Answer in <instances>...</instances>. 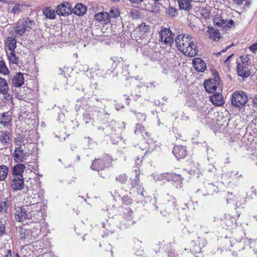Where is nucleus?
<instances>
[{
  "label": "nucleus",
  "instance_id": "1",
  "mask_svg": "<svg viewBox=\"0 0 257 257\" xmlns=\"http://www.w3.org/2000/svg\"><path fill=\"white\" fill-rule=\"evenodd\" d=\"M175 44L177 49L186 56L193 57L198 52L197 43L189 34L178 35L175 39Z\"/></svg>",
  "mask_w": 257,
  "mask_h": 257
},
{
  "label": "nucleus",
  "instance_id": "2",
  "mask_svg": "<svg viewBox=\"0 0 257 257\" xmlns=\"http://www.w3.org/2000/svg\"><path fill=\"white\" fill-rule=\"evenodd\" d=\"M134 132L136 135L141 134L144 139L146 140V143L147 147L142 149L143 150H146L145 153H144L145 155L151 153L158 147V143L156 141H154L150 137V134L146 131L142 124H136Z\"/></svg>",
  "mask_w": 257,
  "mask_h": 257
},
{
  "label": "nucleus",
  "instance_id": "3",
  "mask_svg": "<svg viewBox=\"0 0 257 257\" xmlns=\"http://www.w3.org/2000/svg\"><path fill=\"white\" fill-rule=\"evenodd\" d=\"M141 50L144 56L153 61L160 60L162 58L163 55L161 53L160 49L154 42H150L144 45L142 47Z\"/></svg>",
  "mask_w": 257,
  "mask_h": 257
},
{
  "label": "nucleus",
  "instance_id": "4",
  "mask_svg": "<svg viewBox=\"0 0 257 257\" xmlns=\"http://www.w3.org/2000/svg\"><path fill=\"white\" fill-rule=\"evenodd\" d=\"M34 25V21L29 18L19 20L12 28L13 35L15 37L22 36L27 31H29L30 29H31Z\"/></svg>",
  "mask_w": 257,
  "mask_h": 257
},
{
  "label": "nucleus",
  "instance_id": "5",
  "mask_svg": "<svg viewBox=\"0 0 257 257\" xmlns=\"http://www.w3.org/2000/svg\"><path fill=\"white\" fill-rule=\"evenodd\" d=\"M248 101V96L246 93L243 91H236L231 96V105L238 109H242Z\"/></svg>",
  "mask_w": 257,
  "mask_h": 257
},
{
  "label": "nucleus",
  "instance_id": "6",
  "mask_svg": "<svg viewBox=\"0 0 257 257\" xmlns=\"http://www.w3.org/2000/svg\"><path fill=\"white\" fill-rule=\"evenodd\" d=\"M28 214L30 216V220L35 222H39L40 220L43 219L44 214V210L46 206H35L34 204H29Z\"/></svg>",
  "mask_w": 257,
  "mask_h": 257
},
{
  "label": "nucleus",
  "instance_id": "7",
  "mask_svg": "<svg viewBox=\"0 0 257 257\" xmlns=\"http://www.w3.org/2000/svg\"><path fill=\"white\" fill-rule=\"evenodd\" d=\"M111 157L107 155H104L100 159H95L91 166L93 170L98 171L103 170L104 168L108 167L112 162Z\"/></svg>",
  "mask_w": 257,
  "mask_h": 257
},
{
  "label": "nucleus",
  "instance_id": "8",
  "mask_svg": "<svg viewBox=\"0 0 257 257\" xmlns=\"http://www.w3.org/2000/svg\"><path fill=\"white\" fill-rule=\"evenodd\" d=\"M160 41L171 46L174 43L173 36L174 34L169 28L162 27L159 33Z\"/></svg>",
  "mask_w": 257,
  "mask_h": 257
},
{
  "label": "nucleus",
  "instance_id": "9",
  "mask_svg": "<svg viewBox=\"0 0 257 257\" xmlns=\"http://www.w3.org/2000/svg\"><path fill=\"white\" fill-rule=\"evenodd\" d=\"M29 153L26 149L25 144L20 145L15 148L13 156L15 162H23L29 156Z\"/></svg>",
  "mask_w": 257,
  "mask_h": 257
},
{
  "label": "nucleus",
  "instance_id": "10",
  "mask_svg": "<svg viewBox=\"0 0 257 257\" xmlns=\"http://www.w3.org/2000/svg\"><path fill=\"white\" fill-rule=\"evenodd\" d=\"M29 208L28 205L23 206L18 208L15 212L16 220L19 222H23L27 220H30L29 212Z\"/></svg>",
  "mask_w": 257,
  "mask_h": 257
},
{
  "label": "nucleus",
  "instance_id": "11",
  "mask_svg": "<svg viewBox=\"0 0 257 257\" xmlns=\"http://www.w3.org/2000/svg\"><path fill=\"white\" fill-rule=\"evenodd\" d=\"M40 233V230L38 228L35 229V228L31 231L29 229L25 230L24 232H22L20 237V241H24L27 240V242L30 240L33 241L36 237L38 236Z\"/></svg>",
  "mask_w": 257,
  "mask_h": 257
},
{
  "label": "nucleus",
  "instance_id": "12",
  "mask_svg": "<svg viewBox=\"0 0 257 257\" xmlns=\"http://www.w3.org/2000/svg\"><path fill=\"white\" fill-rule=\"evenodd\" d=\"M44 191L41 190L38 193L33 194L29 199L30 204H34L35 206H46V203L44 200Z\"/></svg>",
  "mask_w": 257,
  "mask_h": 257
},
{
  "label": "nucleus",
  "instance_id": "13",
  "mask_svg": "<svg viewBox=\"0 0 257 257\" xmlns=\"http://www.w3.org/2000/svg\"><path fill=\"white\" fill-rule=\"evenodd\" d=\"M214 24L218 27H222L225 31H228L234 25V21L232 20H227L222 19L221 17L216 16L214 19Z\"/></svg>",
  "mask_w": 257,
  "mask_h": 257
},
{
  "label": "nucleus",
  "instance_id": "14",
  "mask_svg": "<svg viewBox=\"0 0 257 257\" xmlns=\"http://www.w3.org/2000/svg\"><path fill=\"white\" fill-rule=\"evenodd\" d=\"M214 79L208 80L204 82V86L207 92L212 93L215 91L217 88V84H218L219 79L217 76L218 74L217 72L214 73Z\"/></svg>",
  "mask_w": 257,
  "mask_h": 257
},
{
  "label": "nucleus",
  "instance_id": "15",
  "mask_svg": "<svg viewBox=\"0 0 257 257\" xmlns=\"http://www.w3.org/2000/svg\"><path fill=\"white\" fill-rule=\"evenodd\" d=\"M218 191V188L217 186L211 183H207L205 184L204 188L198 189L197 193L201 192L202 196H206L207 195H212L214 193Z\"/></svg>",
  "mask_w": 257,
  "mask_h": 257
},
{
  "label": "nucleus",
  "instance_id": "16",
  "mask_svg": "<svg viewBox=\"0 0 257 257\" xmlns=\"http://www.w3.org/2000/svg\"><path fill=\"white\" fill-rule=\"evenodd\" d=\"M56 13L61 16H66L72 13L71 5L68 3H62L57 7Z\"/></svg>",
  "mask_w": 257,
  "mask_h": 257
},
{
  "label": "nucleus",
  "instance_id": "17",
  "mask_svg": "<svg viewBox=\"0 0 257 257\" xmlns=\"http://www.w3.org/2000/svg\"><path fill=\"white\" fill-rule=\"evenodd\" d=\"M191 244L194 247L192 252L199 253L201 252V248L206 245V241L204 238L198 237L197 240L192 241Z\"/></svg>",
  "mask_w": 257,
  "mask_h": 257
},
{
  "label": "nucleus",
  "instance_id": "18",
  "mask_svg": "<svg viewBox=\"0 0 257 257\" xmlns=\"http://www.w3.org/2000/svg\"><path fill=\"white\" fill-rule=\"evenodd\" d=\"M10 141V133L6 131H0V150L7 148Z\"/></svg>",
  "mask_w": 257,
  "mask_h": 257
},
{
  "label": "nucleus",
  "instance_id": "19",
  "mask_svg": "<svg viewBox=\"0 0 257 257\" xmlns=\"http://www.w3.org/2000/svg\"><path fill=\"white\" fill-rule=\"evenodd\" d=\"M24 186V178L13 177L11 187L14 191L22 190Z\"/></svg>",
  "mask_w": 257,
  "mask_h": 257
},
{
  "label": "nucleus",
  "instance_id": "20",
  "mask_svg": "<svg viewBox=\"0 0 257 257\" xmlns=\"http://www.w3.org/2000/svg\"><path fill=\"white\" fill-rule=\"evenodd\" d=\"M26 167L24 164L18 163L13 167L12 169V174L13 177L24 178L23 174Z\"/></svg>",
  "mask_w": 257,
  "mask_h": 257
},
{
  "label": "nucleus",
  "instance_id": "21",
  "mask_svg": "<svg viewBox=\"0 0 257 257\" xmlns=\"http://www.w3.org/2000/svg\"><path fill=\"white\" fill-rule=\"evenodd\" d=\"M173 153L176 158L179 160L184 158L187 154L186 148L183 146H175L173 150Z\"/></svg>",
  "mask_w": 257,
  "mask_h": 257
},
{
  "label": "nucleus",
  "instance_id": "22",
  "mask_svg": "<svg viewBox=\"0 0 257 257\" xmlns=\"http://www.w3.org/2000/svg\"><path fill=\"white\" fill-rule=\"evenodd\" d=\"M123 217L126 222V227L134 224L135 221L133 220V211L131 208H126L123 210Z\"/></svg>",
  "mask_w": 257,
  "mask_h": 257
},
{
  "label": "nucleus",
  "instance_id": "23",
  "mask_svg": "<svg viewBox=\"0 0 257 257\" xmlns=\"http://www.w3.org/2000/svg\"><path fill=\"white\" fill-rule=\"evenodd\" d=\"M94 19L101 24H106L110 22L108 13L102 12L95 15Z\"/></svg>",
  "mask_w": 257,
  "mask_h": 257
},
{
  "label": "nucleus",
  "instance_id": "24",
  "mask_svg": "<svg viewBox=\"0 0 257 257\" xmlns=\"http://www.w3.org/2000/svg\"><path fill=\"white\" fill-rule=\"evenodd\" d=\"M194 68L198 72H204L206 69V63L200 58H195L193 60Z\"/></svg>",
  "mask_w": 257,
  "mask_h": 257
},
{
  "label": "nucleus",
  "instance_id": "25",
  "mask_svg": "<svg viewBox=\"0 0 257 257\" xmlns=\"http://www.w3.org/2000/svg\"><path fill=\"white\" fill-rule=\"evenodd\" d=\"M228 195L230 197H227L226 199L227 203H232L236 207H239L244 201V198L241 197L240 195L233 196L231 193Z\"/></svg>",
  "mask_w": 257,
  "mask_h": 257
},
{
  "label": "nucleus",
  "instance_id": "26",
  "mask_svg": "<svg viewBox=\"0 0 257 257\" xmlns=\"http://www.w3.org/2000/svg\"><path fill=\"white\" fill-rule=\"evenodd\" d=\"M24 83V77L23 73H17L12 80V84L16 87H21Z\"/></svg>",
  "mask_w": 257,
  "mask_h": 257
},
{
  "label": "nucleus",
  "instance_id": "27",
  "mask_svg": "<svg viewBox=\"0 0 257 257\" xmlns=\"http://www.w3.org/2000/svg\"><path fill=\"white\" fill-rule=\"evenodd\" d=\"M86 11L87 8L81 3L77 4L73 9L72 8V13L79 16H83Z\"/></svg>",
  "mask_w": 257,
  "mask_h": 257
},
{
  "label": "nucleus",
  "instance_id": "28",
  "mask_svg": "<svg viewBox=\"0 0 257 257\" xmlns=\"http://www.w3.org/2000/svg\"><path fill=\"white\" fill-rule=\"evenodd\" d=\"M210 101L216 106H221L224 104L223 97L219 93H216L210 97Z\"/></svg>",
  "mask_w": 257,
  "mask_h": 257
},
{
  "label": "nucleus",
  "instance_id": "29",
  "mask_svg": "<svg viewBox=\"0 0 257 257\" xmlns=\"http://www.w3.org/2000/svg\"><path fill=\"white\" fill-rule=\"evenodd\" d=\"M168 178V181H172L175 183L176 187H178V186L182 183V178L181 175L179 174L169 173Z\"/></svg>",
  "mask_w": 257,
  "mask_h": 257
},
{
  "label": "nucleus",
  "instance_id": "30",
  "mask_svg": "<svg viewBox=\"0 0 257 257\" xmlns=\"http://www.w3.org/2000/svg\"><path fill=\"white\" fill-rule=\"evenodd\" d=\"M237 71L238 75L242 78H246L249 75V72L247 70V68L242 64H238Z\"/></svg>",
  "mask_w": 257,
  "mask_h": 257
},
{
  "label": "nucleus",
  "instance_id": "31",
  "mask_svg": "<svg viewBox=\"0 0 257 257\" xmlns=\"http://www.w3.org/2000/svg\"><path fill=\"white\" fill-rule=\"evenodd\" d=\"M56 12L50 7L45 8L43 10V14L46 18L53 20L55 18Z\"/></svg>",
  "mask_w": 257,
  "mask_h": 257
},
{
  "label": "nucleus",
  "instance_id": "32",
  "mask_svg": "<svg viewBox=\"0 0 257 257\" xmlns=\"http://www.w3.org/2000/svg\"><path fill=\"white\" fill-rule=\"evenodd\" d=\"M17 41L13 37H9L5 42V45L10 51H13L16 48Z\"/></svg>",
  "mask_w": 257,
  "mask_h": 257
},
{
  "label": "nucleus",
  "instance_id": "33",
  "mask_svg": "<svg viewBox=\"0 0 257 257\" xmlns=\"http://www.w3.org/2000/svg\"><path fill=\"white\" fill-rule=\"evenodd\" d=\"M181 10L189 11L192 9L191 0H177Z\"/></svg>",
  "mask_w": 257,
  "mask_h": 257
},
{
  "label": "nucleus",
  "instance_id": "34",
  "mask_svg": "<svg viewBox=\"0 0 257 257\" xmlns=\"http://www.w3.org/2000/svg\"><path fill=\"white\" fill-rule=\"evenodd\" d=\"M209 37L210 39L217 41L220 39V34L218 30L215 29L211 27H208Z\"/></svg>",
  "mask_w": 257,
  "mask_h": 257
},
{
  "label": "nucleus",
  "instance_id": "35",
  "mask_svg": "<svg viewBox=\"0 0 257 257\" xmlns=\"http://www.w3.org/2000/svg\"><path fill=\"white\" fill-rule=\"evenodd\" d=\"M11 115L8 114V112H5L2 114L0 118V123L5 127H8L10 125L11 120Z\"/></svg>",
  "mask_w": 257,
  "mask_h": 257
},
{
  "label": "nucleus",
  "instance_id": "36",
  "mask_svg": "<svg viewBox=\"0 0 257 257\" xmlns=\"http://www.w3.org/2000/svg\"><path fill=\"white\" fill-rule=\"evenodd\" d=\"M112 67L111 68V69H108L107 71H106L105 73H103L101 74V76L102 77H106L108 75H110V74L114 72L115 69H116L118 66V65L119 64V62H117L118 60H117V58H114L112 59Z\"/></svg>",
  "mask_w": 257,
  "mask_h": 257
},
{
  "label": "nucleus",
  "instance_id": "37",
  "mask_svg": "<svg viewBox=\"0 0 257 257\" xmlns=\"http://www.w3.org/2000/svg\"><path fill=\"white\" fill-rule=\"evenodd\" d=\"M8 90L9 87L6 80L0 77V93L6 95L8 94Z\"/></svg>",
  "mask_w": 257,
  "mask_h": 257
},
{
  "label": "nucleus",
  "instance_id": "38",
  "mask_svg": "<svg viewBox=\"0 0 257 257\" xmlns=\"http://www.w3.org/2000/svg\"><path fill=\"white\" fill-rule=\"evenodd\" d=\"M113 197L116 199L120 198L123 204L128 205L132 203V199L127 195H124L121 197L118 192H115L113 194Z\"/></svg>",
  "mask_w": 257,
  "mask_h": 257
},
{
  "label": "nucleus",
  "instance_id": "39",
  "mask_svg": "<svg viewBox=\"0 0 257 257\" xmlns=\"http://www.w3.org/2000/svg\"><path fill=\"white\" fill-rule=\"evenodd\" d=\"M166 199L169 202V205L173 207V213L176 214L177 213L178 208H176V210H175V208L177 207V205L176 204V198L172 196H170L169 194H167Z\"/></svg>",
  "mask_w": 257,
  "mask_h": 257
},
{
  "label": "nucleus",
  "instance_id": "40",
  "mask_svg": "<svg viewBox=\"0 0 257 257\" xmlns=\"http://www.w3.org/2000/svg\"><path fill=\"white\" fill-rule=\"evenodd\" d=\"M9 205L10 201L8 198L0 200V212H6Z\"/></svg>",
  "mask_w": 257,
  "mask_h": 257
},
{
  "label": "nucleus",
  "instance_id": "41",
  "mask_svg": "<svg viewBox=\"0 0 257 257\" xmlns=\"http://www.w3.org/2000/svg\"><path fill=\"white\" fill-rule=\"evenodd\" d=\"M9 168L5 165L0 166V181L5 180L7 177Z\"/></svg>",
  "mask_w": 257,
  "mask_h": 257
},
{
  "label": "nucleus",
  "instance_id": "42",
  "mask_svg": "<svg viewBox=\"0 0 257 257\" xmlns=\"http://www.w3.org/2000/svg\"><path fill=\"white\" fill-rule=\"evenodd\" d=\"M162 5L159 2H155L148 9V11L153 14H159L160 12V8Z\"/></svg>",
  "mask_w": 257,
  "mask_h": 257
},
{
  "label": "nucleus",
  "instance_id": "43",
  "mask_svg": "<svg viewBox=\"0 0 257 257\" xmlns=\"http://www.w3.org/2000/svg\"><path fill=\"white\" fill-rule=\"evenodd\" d=\"M8 58L10 62L14 64H18L19 61V58L15 54V51H11L8 54Z\"/></svg>",
  "mask_w": 257,
  "mask_h": 257
},
{
  "label": "nucleus",
  "instance_id": "44",
  "mask_svg": "<svg viewBox=\"0 0 257 257\" xmlns=\"http://www.w3.org/2000/svg\"><path fill=\"white\" fill-rule=\"evenodd\" d=\"M109 12V21L112 19H118L119 17L120 13L117 8H112Z\"/></svg>",
  "mask_w": 257,
  "mask_h": 257
},
{
  "label": "nucleus",
  "instance_id": "45",
  "mask_svg": "<svg viewBox=\"0 0 257 257\" xmlns=\"http://www.w3.org/2000/svg\"><path fill=\"white\" fill-rule=\"evenodd\" d=\"M82 91L84 93V96L83 97H82V99H79L77 100V103H76V106L77 105H79V107H82L83 109H86V107L85 106H84L83 104H82V105H81L80 104H79V103L82 101L83 102H84L85 101L87 100V99L88 98H89V96L90 95V94H88V96H86V94H87V92H84V88H82Z\"/></svg>",
  "mask_w": 257,
  "mask_h": 257
},
{
  "label": "nucleus",
  "instance_id": "46",
  "mask_svg": "<svg viewBox=\"0 0 257 257\" xmlns=\"http://www.w3.org/2000/svg\"><path fill=\"white\" fill-rule=\"evenodd\" d=\"M138 28L141 32L145 33L150 30V26L149 25L147 24L146 23H142L139 25Z\"/></svg>",
  "mask_w": 257,
  "mask_h": 257
},
{
  "label": "nucleus",
  "instance_id": "47",
  "mask_svg": "<svg viewBox=\"0 0 257 257\" xmlns=\"http://www.w3.org/2000/svg\"><path fill=\"white\" fill-rule=\"evenodd\" d=\"M0 73L4 75L9 73V70L3 61H0Z\"/></svg>",
  "mask_w": 257,
  "mask_h": 257
},
{
  "label": "nucleus",
  "instance_id": "48",
  "mask_svg": "<svg viewBox=\"0 0 257 257\" xmlns=\"http://www.w3.org/2000/svg\"><path fill=\"white\" fill-rule=\"evenodd\" d=\"M166 13L171 18L175 17L177 15V10L172 7H169Z\"/></svg>",
  "mask_w": 257,
  "mask_h": 257
},
{
  "label": "nucleus",
  "instance_id": "49",
  "mask_svg": "<svg viewBox=\"0 0 257 257\" xmlns=\"http://www.w3.org/2000/svg\"><path fill=\"white\" fill-rule=\"evenodd\" d=\"M127 179V176L124 174H120L116 177V181L123 184L125 183Z\"/></svg>",
  "mask_w": 257,
  "mask_h": 257
},
{
  "label": "nucleus",
  "instance_id": "50",
  "mask_svg": "<svg viewBox=\"0 0 257 257\" xmlns=\"http://www.w3.org/2000/svg\"><path fill=\"white\" fill-rule=\"evenodd\" d=\"M168 174L169 173L159 174L158 177V181L163 180H166L168 181Z\"/></svg>",
  "mask_w": 257,
  "mask_h": 257
},
{
  "label": "nucleus",
  "instance_id": "51",
  "mask_svg": "<svg viewBox=\"0 0 257 257\" xmlns=\"http://www.w3.org/2000/svg\"><path fill=\"white\" fill-rule=\"evenodd\" d=\"M20 12V6L19 5H16L11 10V13L13 14H18Z\"/></svg>",
  "mask_w": 257,
  "mask_h": 257
},
{
  "label": "nucleus",
  "instance_id": "52",
  "mask_svg": "<svg viewBox=\"0 0 257 257\" xmlns=\"http://www.w3.org/2000/svg\"><path fill=\"white\" fill-rule=\"evenodd\" d=\"M127 67H128V66H127L126 64L122 65V66H121L122 71H121V73H122V75L124 76H126V75L129 74Z\"/></svg>",
  "mask_w": 257,
  "mask_h": 257
},
{
  "label": "nucleus",
  "instance_id": "53",
  "mask_svg": "<svg viewBox=\"0 0 257 257\" xmlns=\"http://www.w3.org/2000/svg\"><path fill=\"white\" fill-rule=\"evenodd\" d=\"M79 69L81 71L86 72L89 70V67L86 64H80L79 66Z\"/></svg>",
  "mask_w": 257,
  "mask_h": 257
},
{
  "label": "nucleus",
  "instance_id": "54",
  "mask_svg": "<svg viewBox=\"0 0 257 257\" xmlns=\"http://www.w3.org/2000/svg\"><path fill=\"white\" fill-rule=\"evenodd\" d=\"M238 175V172L236 171V172H235V171H230V172H228L227 173H226L225 175H224V177H228V176H230V177H235L236 176H237Z\"/></svg>",
  "mask_w": 257,
  "mask_h": 257
},
{
  "label": "nucleus",
  "instance_id": "55",
  "mask_svg": "<svg viewBox=\"0 0 257 257\" xmlns=\"http://www.w3.org/2000/svg\"><path fill=\"white\" fill-rule=\"evenodd\" d=\"M249 50L253 53H255L257 51V43H255L252 45H251L249 48Z\"/></svg>",
  "mask_w": 257,
  "mask_h": 257
},
{
  "label": "nucleus",
  "instance_id": "56",
  "mask_svg": "<svg viewBox=\"0 0 257 257\" xmlns=\"http://www.w3.org/2000/svg\"><path fill=\"white\" fill-rule=\"evenodd\" d=\"M137 117L140 121H144L146 119V116L144 114L142 113H138L137 114Z\"/></svg>",
  "mask_w": 257,
  "mask_h": 257
},
{
  "label": "nucleus",
  "instance_id": "57",
  "mask_svg": "<svg viewBox=\"0 0 257 257\" xmlns=\"http://www.w3.org/2000/svg\"><path fill=\"white\" fill-rule=\"evenodd\" d=\"M86 75L89 78H92L93 77L94 75V72H93L92 69H89L88 71H86Z\"/></svg>",
  "mask_w": 257,
  "mask_h": 257
},
{
  "label": "nucleus",
  "instance_id": "58",
  "mask_svg": "<svg viewBox=\"0 0 257 257\" xmlns=\"http://www.w3.org/2000/svg\"><path fill=\"white\" fill-rule=\"evenodd\" d=\"M131 96L135 100H137L140 97V95L139 94L137 93H135L134 92L132 91L131 93Z\"/></svg>",
  "mask_w": 257,
  "mask_h": 257
},
{
  "label": "nucleus",
  "instance_id": "59",
  "mask_svg": "<svg viewBox=\"0 0 257 257\" xmlns=\"http://www.w3.org/2000/svg\"><path fill=\"white\" fill-rule=\"evenodd\" d=\"M235 222H236V219L234 218H232V221L231 222H228L227 220H226V225L228 226H232L234 225L235 224Z\"/></svg>",
  "mask_w": 257,
  "mask_h": 257
},
{
  "label": "nucleus",
  "instance_id": "60",
  "mask_svg": "<svg viewBox=\"0 0 257 257\" xmlns=\"http://www.w3.org/2000/svg\"><path fill=\"white\" fill-rule=\"evenodd\" d=\"M252 99L253 107L257 108V95H255L252 98Z\"/></svg>",
  "mask_w": 257,
  "mask_h": 257
},
{
  "label": "nucleus",
  "instance_id": "61",
  "mask_svg": "<svg viewBox=\"0 0 257 257\" xmlns=\"http://www.w3.org/2000/svg\"><path fill=\"white\" fill-rule=\"evenodd\" d=\"M231 45L227 46L225 49H223L222 50L220 51V52L216 53V55L218 56L219 55H221L223 53L225 52L228 49H229L231 47Z\"/></svg>",
  "mask_w": 257,
  "mask_h": 257
},
{
  "label": "nucleus",
  "instance_id": "62",
  "mask_svg": "<svg viewBox=\"0 0 257 257\" xmlns=\"http://www.w3.org/2000/svg\"><path fill=\"white\" fill-rule=\"evenodd\" d=\"M4 257H13L12 250L11 249L8 250Z\"/></svg>",
  "mask_w": 257,
  "mask_h": 257
},
{
  "label": "nucleus",
  "instance_id": "63",
  "mask_svg": "<svg viewBox=\"0 0 257 257\" xmlns=\"http://www.w3.org/2000/svg\"><path fill=\"white\" fill-rule=\"evenodd\" d=\"M5 227L2 224L0 225V236L5 233Z\"/></svg>",
  "mask_w": 257,
  "mask_h": 257
},
{
  "label": "nucleus",
  "instance_id": "64",
  "mask_svg": "<svg viewBox=\"0 0 257 257\" xmlns=\"http://www.w3.org/2000/svg\"><path fill=\"white\" fill-rule=\"evenodd\" d=\"M158 174H159V173H155V174H153L152 175V177H153V179L155 181H158Z\"/></svg>",
  "mask_w": 257,
  "mask_h": 257
}]
</instances>
